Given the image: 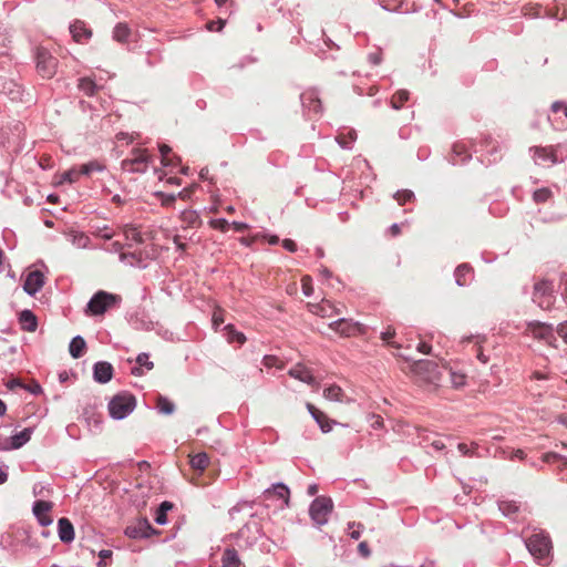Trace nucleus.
Segmentation results:
<instances>
[{"label":"nucleus","mask_w":567,"mask_h":567,"mask_svg":"<svg viewBox=\"0 0 567 567\" xmlns=\"http://www.w3.org/2000/svg\"><path fill=\"white\" fill-rule=\"evenodd\" d=\"M526 547L538 563L546 564L551 549V542L547 534L538 532L526 539Z\"/></svg>","instance_id":"obj_1"},{"label":"nucleus","mask_w":567,"mask_h":567,"mask_svg":"<svg viewBox=\"0 0 567 567\" xmlns=\"http://www.w3.org/2000/svg\"><path fill=\"white\" fill-rule=\"evenodd\" d=\"M135 405V396L127 392H123L113 396L109 402V412L113 419L123 420L133 412Z\"/></svg>","instance_id":"obj_2"},{"label":"nucleus","mask_w":567,"mask_h":567,"mask_svg":"<svg viewBox=\"0 0 567 567\" xmlns=\"http://www.w3.org/2000/svg\"><path fill=\"white\" fill-rule=\"evenodd\" d=\"M412 372L420 382L436 385L441 380L439 365L431 360H419L413 363Z\"/></svg>","instance_id":"obj_3"},{"label":"nucleus","mask_w":567,"mask_h":567,"mask_svg":"<svg viewBox=\"0 0 567 567\" xmlns=\"http://www.w3.org/2000/svg\"><path fill=\"white\" fill-rule=\"evenodd\" d=\"M332 508L333 503L331 498L320 496L312 501L309 508V515L316 525L322 526L327 524Z\"/></svg>","instance_id":"obj_4"},{"label":"nucleus","mask_w":567,"mask_h":567,"mask_svg":"<svg viewBox=\"0 0 567 567\" xmlns=\"http://www.w3.org/2000/svg\"><path fill=\"white\" fill-rule=\"evenodd\" d=\"M37 71L43 79H51L56 73L58 59L47 49L39 48L35 53Z\"/></svg>","instance_id":"obj_5"},{"label":"nucleus","mask_w":567,"mask_h":567,"mask_svg":"<svg viewBox=\"0 0 567 567\" xmlns=\"http://www.w3.org/2000/svg\"><path fill=\"white\" fill-rule=\"evenodd\" d=\"M150 158L146 150L135 148L132 151V157L122 162V167L126 172L144 173L148 167Z\"/></svg>","instance_id":"obj_6"},{"label":"nucleus","mask_w":567,"mask_h":567,"mask_svg":"<svg viewBox=\"0 0 567 567\" xmlns=\"http://www.w3.org/2000/svg\"><path fill=\"white\" fill-rule=\"evenodd\" d=\"M116 300L117 296L101 290L91 298L86 311L94 316L102 315L107 308L114 305Z\"/></svg>","instance_id":"obj_7"},{"label":"nucleus","mask_w":567,"mask_h":567,"mask_svg":"<svg viewBox=\"0 0 567 567\" xmlns=\"http://www.w3.org/2000/svg\"><path fill=\"white\" fill-rule=\"evenodd\" d=\"M554 286L548 280H540L534 286L533 301L543 309L553 305Z\"/></svg>","instance_id":"obj_8"},{"label":"nucleus","mask_w":567,"mask_h":567,"mask_svg":"<svg viewBox=\"0 0 567 567\" xmlns=\"http://www.w3.org/2000/svg\"><path fill=\"white\" fill-rule=\"evenodd\" d=\"M329 328L344 337H351L363 331L361 323L344 318L331 322Z\"/></svg>","instance_id":"obj_9"},{"label":"nucleus","mask_w":567,"mask_h":567,"mask_svg":"<svg viewBox=\"0 0 567 567\" xmlns=\"http://www.w3.org/2000/svg\"><path fill=\"white\" fill-rule=\"evenodd\" d=\"M527 333L536 339L546 341L548 344H553V342L556 341L554 329L550 324L532 322L527 327Z\"/></svg>","instance_id":"obj_10"},{"label":"nucleus","mask_w":567,"mask_h":567,"mask_svg":"<svg viewBox=\"0 0 567 567\" xmlns=\"http://www.w3.org/2000/svg\"><path fill=\"white\" fill-rule=\"evenodd\" d=\"M45 284L44 275L40 270L30 271L24 279L23 290L29 296H34Z\"/></svg>","instance_id":"obj_11"},{"label":"nucleus","mask_w":567,"mask_h":567,"mask_svg":"<svg viewBox=\"0 0 567 567\" xmlns=\"http://www.w3.org/2000/svg\"><path fill=\"white\" fill-rule=\"evenodd\" d=\"M52 509V503L47 501H37L33 504L32 512L37 517L38 522L42 526H49L52 524L50 512Z\"/></svg>","instance_id":"obj_12"},{"label":"nucleus","mask_w":567,"mask_h":567,"mask_svg":"<svg viewBox=\"0 0 567 567\" xmlns=\"http://www.w3.org/2000/svg\"><path fill=\"white\" fill-rule=\"evenodd\" d=\"M152 533H154V529L146 518L138 520L134 526H127L125 529V535L135 539L147 538Z\"/></svg>","instance_id":"obj_13"},{"label":"nucleus","mask_w":567,"mask_h":567,"mask_svg":"<svg viewBox=\"0 0 567 567\" xmlns=\"http://www.w3.org/2000/svg\"><path fill=\"white\" fill-rule=\"evenodd\" d=\"M264 496L266 498L275 496L282 502L280 507H287L289 505L290 491L284 483H277L266 489Z\"/></svg>","instance_id":"obj_14"},{"label":"nucleus","mask_w":567,"mask_h":567,"mask_svg":"<svg viewBox=\"0 0 567 567\" xmlns=\"http://www.w3.org/2000/svg\"><path fill=\"white\" fill-rule=\"evenodd\" d=\"M534 161L537 165L548 166L555 164L557 157L551 147H535Z\"/></svg>","instance_id":"obj_15"},{"label":"nucleus","mask_w":567,"mask_h":567,"mask_svg":"<svg viewBox=\"0 0 567 567\" xmlns=\"http://www.w3.org/2000/svg\"><path fill=\"white\" fill-rule=\"evenodd\" d=\"M113 367L106 361H100L94 364L93 377L99 383H106L112 379Z\"/></svg>","instance_id":"obj_16"},{"label":"nucleus","mask_w":567,"mask_h":567,"mask_svg":"<svg viewBox=\"0 0 567 567\" xmlns=\"http://www.w3.org/2000/svg\"><path fill=\"white\" fill-rule=\"evenodd\" d=\"M289 375L309 385L316 384V379L312 372L301 363L296 364L289 370Z\"/></svg>","instance_id":"obj_17"},{"label":"nucleus","mask_w":567,"mask_h":567,"mask_svg":"<svg viewBox=\"0 0 567 567\" xmlns=\"http://www.w3.org/2000/svg\"><path fill=\"white\" fill-rule=\"evenodd\" d=\"M32 430L24 429L21 432L14 434L10 439V443L3 446H0V450H17L28 443L31 439Z\"/></svg>","instance_id":"obj_18"},{"label":"nucleus","mask_w":567,"mask_h":567,"mask_svg":"<svg viewBox=\"0 0 567 567\" xmlns=\"http://www.w3.org/2000/svg\"><path fill=\"white\" fill-rule=\"evenodd\" d=\"M70 32L75 42H82L83 40H89L92 37L91 29H89L81 20H75L71 23Z\"/></svg>","instance_id":"obj_19"},{"label":"nucleus","mask_w":567,"mask_h":567,"mask_svg":"<svg viewBox=\"0 0 567 567\" xmlns=\"http://www.w3.org/2000/svg\"><path fill=\"white\" fill-rule=\"evenodd\" d=\"M300 99L303 107L309 112L319 113L321 111V102L316 91L310 90L303 92Z\"/></svg>","instance_id":"obj_20"},{"label":"nucleus","mask_w":567,"mask_h":567,"mask_svg":"<svg viewBox=\"0 0 567 567\" xmlns=\"http://www.w3.org/2000/svg\"><path fill=\"white\" fill-rule=\"evenodd\" d=\"M306 406L323 433L330 432L332 430L331 421L328 419V416L323 412L319 411L311 403H307Z\"/></svg>","instance_id":"obj_21"},{"label":"nucleus","mask_w":567,"mask_h":567,"mask_svg":"<svg viewBox=\"0 0 567 567\" xmlns=\"http://www.w3.org/2000/svg\"><path fill=\"white\" fill-rule=\"evenodd\" d=\"M323 396L324 399L333 402H340V403H351L353 402L352 399L348 398L343 390L339 385H330L323 390Z\"/></svg>","instance_id":"obj_22"},{"label":"nucleus","mask_w":567,"mask_h":567,"mask_svg":"<svg viewBox=\"0 0 567 567\" xmlns=\"http://www.w3.org/2000/svg\"><path fill=\"white\" fill-rule=\"evenodd\" d=\"M59 538L63 543H71L74 539V528L71 522L62 517L58 520Z\"/></svg>","instance_id":"obj_23"},{"label":"nucleus","mask_w":567,"mask_h":567,"mask_svg":"<svg viewBox=\"0 0 567 567\" xmlns=\"http://www.w3.org/2000/svg\"><path fill=\"white\" fill-rule=\"evenodd\" d=\"M21 329L28 332H34L38 328V320L31 310H23L19 315Z\"/></svg>","instance_id":"obj_24"},{"label":"nucleus","mask_w":567,"mask_h":567,"mask_svg":"<svg viewBox=\"0 0 567 567\" xmlns=\"http://www.w3.org/2000/svg\"><path fill=\"white\" fill-rule=\"evenodd\" d=\"M69 241L79 249L91 248V239L82 231L71 230L66 234Z\"/></svg>","instance_id":"obj_25"},{"label":"nucleus","mask_w":567,"mask_h":567,"mask_svg":"<svg viewBox=\"0 0 567 567\" xmlns=\"http://www.w3.org/2000/svg\"><path fill=\"white\" fill-rule=\"evenodd\" d=\"M221 567H241V561L236 549H225L221 557Z\"/></svg>","instance_id":"obj_26"},{"label":"nucleus","mask_w":567,"mask_h":567,"mask_svg":"<svg viewBox=\"0 0 567 567\" xmlns=\"http://www.w3.org/2000/svg\"><path fill=\"white\" fill-rule=\"evenodd\" d=\"M189 464L194 471L203 473L209 464V456L205 452L197 453L190 457Z\"/></svg>","instance_id":"obj_27"},{"label":"nucleus","mask_w":567,"mask_h":567,"mask_svg":"<svg viewBox=\"0 0 567 567\" xmlns=\"http://www.w3.org/2000/svg\"><path fill=\"white\" fill-rule=\"evenodd\" d=\"M472 276V268L467 264L460 265L455 270V281L458 286H466Z\"/></svg>","instance_id":"obj_28"},{"label":"nucleus","mask_w":567,"mask_h":567,"mask_svg":"<svg viewBox=\"0 0 567 567\" xmlns=\"http://www.w3.org/2000/svg\"><path fill=\"white\" fill-rule=\"evenodd\" d=\"M85 347H86L85 340L81 336H76L70 342V346H69L70 354L74 359H79L83 355Z\"/></svg>","instance_id":"obj_29"},{"label":"nucleus","mask_w":567,"mask_h":567,"mask_svg":"<svg viewBox=\"0 0 567 567\" xmlns=\"http://www.w3.org/2000/svg\"><path fill=\"white\" fill-rule=\"evenodd\" d=\"M131 35V29L126 23L120 22L113 29V39L120 43H126Z\"/></svg>","instance_id":"obj_30"},{"label":"nucleus","mask_w":567,"mask_h":567,"mask_svg":"<svg viewBox=\"0 0 567 567\" xmlns=\"http://www.w3.org/2000/svg\"><path fill=\"white\" fill-rule=\"evenodd\" d=\"M136 363L138 364V367L132 368V374H134V375H142L143 374L142 368H145L146 370L150 371L154 367V364L150 360V357L147 353H140L136 358Z\"/></svg>","instance_id":"obj_31"},{"label":"nucleus","mask_w":567,"mask_h":567,"mask_svg":"<svg viewBox=\"0 0 567 567\" xmlns=\"http://www.w3.org/2000/svg\"><path fill=\"white\" fill-rule=\"evenodd\" d=\"M225 337H226V340L229 342V343H238V344H244L246 342V337L243 332H239L237 330L234 329V327L231 324H227L225 328Z\"/></svg>","instance_id":"obj_32"},{"label":"nucleus","mask_w":567,"mask_h":567,"mask_svg":"<svg viewBox=\"0 0 567 567\" xmlns=\"http://www.w3.org/2000/svg\"><path fill=\"white\" fill-rule=\"evenodd\" d=\"M156 408L159 413L169 415L175 411V404L166 396L158 395L156 400Z\"/></svg>","instance_id":"obj_33"},{"label":"nucleus","mask_w":567,"mask_h":567,"mask_svg":"<svg viewBox=\"0 0 567 567\" xmlns=\"http://www.w3.org/2000/svg\"><path fill=\"white\" fill-rule=\"evenodd\" d=\"M311 312L321 316V317H330L332 305L329 301H323L320 305H309Z\"/></svg>","instance_id":"obj_34"},{"label":"nucleus","mask_w":567,"mask_h":567,"mask_svg":"<svg viewBox=\"0 0 567 567\" xmlns=\"http://www.w3.org/2000/svg\"><path fill=\"white\" fill-rule=\"evenodd\" d=\"M159 152H161V156H162V164L164 166H175L176 165V162L178 161V158L176 156H173V157L169 156V154H171L169 146H167L165 144L159 145Z\"/></svg>","instance_id":"obj_35"},{"label":"nucleus","mask_w":567,"mask_h":567,"mask_svg":"<svg viewBox=\"0 0 567 567\" xmlns=\"http://www.w3.org/2000/svg\"><path fill=\"white\" fill-rule=\"evenodd\" d=\"M408 100L409 92L406 90H400L392 96L391 106L394 110H400Z\"/></svg>","instance_id":"obj_36"},{"label":"nucleus","mask_w":567,"mask_h":567,"mask_svg":"<svg viewBox=\"0 0 567 567\" xmlns=\"http://www.w3.org/2000/svg\"><path fill=\"white\" fill-rule=\"evenodd\" d=\"M182 221L188 227H196L199 224V216L194 210H184L181 214Z\"/></svg>","instance_id":"obj_37"},{"label":"nucleus","mask_w":567,"mask_h":567,"mask_svg":"<svg viewBox=\"0 0 567 567\" xmlns=\"http://www.w3.org/2000/svg\"><path fill=\"white\" fill-rule=\"evenodd\" d=\"M173 507L169 502H163L157 508L155 522L158 525H165L167 523L166 513Z\"/></svg>","instance_id":"obj_38"},{"label":"nucleus","mask_w":567,"mask_h":567,"mask_svg":"<svg viewBox=\"0 0 567 567\" xmlns=\"http://www.w3.org/2000/svg\"><path fill=\"white\" fill-rule=\"evenodd\" d=\"M78 86L82 92H84L89 96L93 95L97 87L94 81L90 78L80 79Z\"/></svg>","instance_id":"obj_39"},{"label":"nucleus","mask_w":567,"mask_h":567,"mask_svg":"<svg viewBox=\"0 0 567 567\" xmlns=\"http://www.w3.org/2000/svg\"><path fill=\"white\" fill-rule=\"evenodd\" d=\"M79 168H80L81 174L90 175L93 172H102V171H104L105 167L97 161H92V162L81 165Z\"/></svg>","instance_id":"obj_40"},{"label":"nucleus","mask_w":567,"mask_h":567,"mask_svg":"<svg viewBox=\"0 0 567 567\" xmlns=\"http://www.w3.org/2000/svg\"><path fill=\"white\" fill-rule=\"evenodd\" d=\"M551 190L549 188H539V189H536L533 194V199L535 200V203L537 204H542V203H546L547 200H549V198L551 197Z\"/></svg>","instance_id":"obj_41"},{"label":"nucleus","mask_w":567,"mask_h":567,"mask_svg":"<svg viewBox=\"0 0 567 567\" xmlns=\"http://www.w3.org/2000/svg\"><path fill=\"white\" fill-rule=\"evenodd\" d=\"M81 172H80V168H76V167H72L71 169L64 172L62 175H61V183L63 182H68V183H74L79 179V177L81 176Z\"/></svg>","instance_id":"obj_42"},{"label":"nucleus","mask_w":567,"mask_h":567,"mask_svg":"<svg viewBox=\"0 0 567 567\" xmlns=\"http://www.w3.org/2000/svg\"><path fill=\"white\" fill-rule=\"evenodd\" d=\"M499 511L504 516L511 517L518 509L517 505L514 502H499L498 504Z\"/></svg>","instance_id":"obj_43"},{"label":"nucleus","mask_w":567,"mask_h":567,"mask_svg":"<svg viewBox=\"0 0 567 567\" xmlns=\"http://www.w3.org/2000/svg\"><path fill=\"white\" fill-rule=\"evenodd\" d=\"M357 138V133L355 131L351 130L347 136H343V135H339L337 137V141L338 143L340 144L341 147L343 148H349L350 147V144L352 142H354Z\"/></svg>","instance_id":"obj_44"},{"label":"nucleus","mask_w":567,"mask_h":567,"mask_svg":"<svg viewBox=\"0 0 567 567\" xmlns=\"http://www.w3.org/2000/svg\"><path fill=\"white\" fill-rule=\"evenodd\" d=\"M394 198L396 199L399 205H404L405 203L411 202L414 198V194L409 189H403L396 192Z\"/></svg>","instance_id":"obj_45"},{"label":"nucleus","mask_w":567,"mask_h":567,"mask_svg":"<svg viewBox=\"0 0 567 567\" xmlns=\"http://www.w3.org/2000/svg\"><path fill=\"white\" fill-rule=\"evenodd\" d=\"M349 535L352 539H359L361 537L363 525L355 522L348 523Z\"/></svg>","instance_id":"obj_46"},{"label":"nucleus","mask_w":567,"mask_h":567,"mask_svg":"<svg viewBox=\"0 0 567 567\" xmlns=\"http://www.w3.org/2000/svg\"><path fill=\"white\" fill-rule=\"evenodd\" d=\"M450 379L454 388H461L465 384L466 377L463 373L450 370Z\"/></svg>","instance_id":"obj_47"},{"label":"nucleus","mask_w":567,"mask_h":567,"mask_svg":"<svg viewBox=\"0 0 567 567\" xmlns=\"http://www.w3.org/2000/svg\"><path fill=\"white\" fill-rule=\"evenodd\" d=\"M542 458L545 463H554L556 461H559L564 462L565 465H567V457L555 452L545 453Z\"/></svg>","instance_id":"obj_48"},{"label":"nucleus","mask_w":567,"mask_h":567,"mask_svg":"<svg viewBox=\"0 0 567 567\" xmlns=\"http://www.w3.org/2000/svg\"><path fill=\"white\" fill-rule=\"evenodd\" d=\"M92 234L105 240H110L114 236V231H112L107 226H104L103 228H96L92 231Z\"/></svg>","instance_id":"obj_49"},{"label":"nucleus","mask_w":567,"mask_h":567,"mask_svg":"<svg viewBox=\"0 0 567 567\" xmlns=\"http://www.w3.org/2000/svg\"><path fill=\"white\" fill-rule=\"evenodd\" d=\"M302 292L305 296L310 297L313 292V287L311 282V278L309 276H305L301 279Z\"/></svg>","instance_id":"obj_50"},{"label":"nucleus","mask_w":567,"mask_h":567,"mask_svg":"<svg viewBox=\"0 0 567 567\" xmlns=\"http://www.w3.org/2000/svg\"><path fill=\"white\" fill-rule=\"evenodd\" d=\"M209 224L214 229H219L221 231H227L229 226V223L224 218L213 219Z\"/></svg>","instance_id":"obj_51"},{"label":"nucleus","mask_w":567,"mask_h":567,"mask_svg":"<svg viewBox=\"0 0 567 567\" xmlns=\"http://www.w3.org/2000/svg\"><path fill=\"white\" fill-rule=\"evenodd\" d=\"M278 362H279V360L275 355H265L264 360H262L264 365L267 368L277 367V368L281 369L282 367L279 365Z\"/></svg>","instance_id":"obj_52"},{"label":"nucleus","mask_w":567,"mask_h":567,"mask_svg":"<svg viewBox=\"0 0 567 567\" xmlns=\"http://www.w3.org/2000/svg\"><path fill=\"white\" fill-rule=\"evenodd\" d=\"M212 321L215 329H217L224 322V316L220 309H216L214 311Z\"/></svg>","instance_id":"obj_53"},{"label":"nucleus","mask_w":567,"mask_h":567,"mask_svg":"<svg viewBox=\"0 0 567 567\" xmlns=\"http://www.w3.org/2000/svg\"><path fill=\"white\" fill-rule=\"evenodd\" d=\"M100 560L97 561V567H106L105 559L112 556V551L107 549H102L99 554Z\"/></svg>","instance_id":"obj_54"},{"label":"nucleus","mask_w":567,"mask_h":567,"mask_svg":"<svg viewBox=\"0 0 567 567\" xmlns=\"http://www.w3.org/2000/svg\"><path fill=\"white\" fill-rule=\"evenodd\" d=\"M557 333L567 343V320L558 326Z\"/></svg>","instance_id":"obj_55"},{"label":"nucleus","mask_w":567,"mask_h":567,"mask_svg":"<svg viewBox=\"0 0 567 567\" xmlns=\"http://www.w3.org/2000/svg\"><path fill=\"white\" fill-rule=\"evenodd\" d=\"M457 450L464 455V456H474L475 453L472 449H470L465 443H460L457 445Z\"/></svg>","instance_id":"obj_56"},{"label":"nucleus","mask_w":567,"mask_h":567,"mask_svg":"<svg viewBox=\"0 0 567 567\" xmlns=\"http://www.w3.org/2000/svg\"><path fill=\"white\" fill-rule=\"evenodd\" d=\"M282 246H284L285 249H287L290 252H295L297 250V245L291 239H285L282 241Z\"/></svg>","instance_id":"obj_57"},{"label":"nucleus","mask_w":567,"mask_h":567,"mask_svg":"<svg viewBox=\"0 0 567 567\" xmlns=\"http://www.w3.org/2000/svg\"><path fill=\"white\" fill-rule=\"evenodd\" d=\"M358 550L361 556L369 557L370 556V549L365 542H361L358 546Z\"/></svg>","instance_id":"obj_58"},{"label":"nucleus","mask_w":567,"mask_h":567,"mask_svg":"<svg viewBox=\"0 0 567 567\" xmlns=\"http://www.w3.org/2000/svg\"><path fill=\"white\" fill-rule=\"evenodd\" d=\"M225 22L223 20H218V21H212L207 24V28L208 30L210 31H214V30H221L223 27H224Z\"/></svg>","instance_id":"obj_59"},{"label":"nucleus","mask_w":567,"mask_h":567,"mask_svg":"<svg viewBox=\"0 0 567 567\" xmlns=\"http://www.w3.org/2000/svg\"><path fill=\"white\" fill-rule=\"evenodd\" d=\"M123 248V245L120 241L112 243L111 247H105L104 249L111 252H120Z\"/></svg>","instance_id":"obj_60"},{"label":"nucleus","mask_w":567,"mask_h":567,"mask_svg":"<svg viewBox=\"0 0 567 567\" xmlns=\"http://www.w3.org/2000/svg\"><path fill=\"white\" fill-rule=\"evenodd\" d=\"M417 350L421 353L429 354L431 352V346H429L425 342H420L419 346H417Z\"/></svg>","instance_id":"obj_61"},{"label":"nucleus","mask_w":567,"mask_h":567,"mask_svg":"<svg viewBox=\"0 0 567 567\" xmlns=\"http://www.w3.org/2000/svg\"><path fill=\"white\" fill-rule=\"evenodd\" d=\"M394 334L395 331L391 328H388L386 331L382 332L381 338L384 341H389Z\"/></svg>","instance_id":"obj_62"},{"label":"nucleus","mask_w":567,"mask_h":567,"mask_svg":"<svg viewBox=\"0 0 567 567\" xmlns=\"http://www.w3.org/2000/svg\"><path fill=\"white\" fill-rule=\"evenodd\" d=\"M369 61L372 64L378 65L381 62L380 53H371V54H369Z\"/></svg>","instance_id":"obj_63"},{"label":"nucleus","mask_w":567,"mask_h":567,"mask_svg":"<svg viewBox=\"0 0 567 567\" xmlns=\"http://www.w3.org/2000/svg\"><path fill=\"white\" fill-rule=\"evenodd\" d=\"M561 286H563V296H564L565 300L567 301V275L563 276Z\"/></svg>","instance_id":"obj_64"}]
</instances>
